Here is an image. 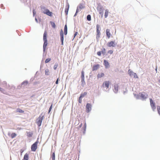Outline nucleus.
<instances>
[{
    "label": "nucleus",
    "instance_id": "1",
    "mask_svg": "<svg viewBox=\"0 0 160 160\" xmlns=\"http://www.w3.org/2000/svg\"><path fill=\"white\" fill-rule=\"evenodd\" d=\"M41 8L43 13L50 17L52 16V13L50 12L49 10L46 8L44 7H42Z\"/></svg>",
    "mask_w": 160,
    "mask_h": 160
},
{
    "label": "nucleus",
    "instance_id": "43",
    "mask_svg": "<svg viewBox=\"0 0 160 160\" xmlns=\"http://www.w3.org/2000/svg\"><path fill=\"white\" fill-rule=\"evenodd\" d=\"M64 30H67V27L66 24L64 26Z\"/></svg>",
    "mask_w": 160,
    "mask_h": 160
},
{
    "label": "nucleus",
    "instance_id": "3",
    "mask_svg": "<svg viewBox=\"0 0 160 160\" xmlns=\"http://www.w3.org/2000/svg\"><path fill=\"white\" fill-rule=\"evenodd\" d=\"M38 142H36L32 144L31 146V150L32 151L35 152L38 148Z\"/></svg>",
    "mask_w": 160,
    "mask_h": 160
},
{
    "label": "nucleus",
    "instance_id": "39",
    "mask_svg": "<svg viewBox=\"0 0 160 160\" xmlns=\"http://www.w3.org/2000/svg\"><path fill=\"white\" fill-rule=\"evenodd\" d=\"M97 55L99 56H100L101 54V52L99 51L97 53Z\"/></svg>",
    "mask_w": 160,
    "mask_h": 160
},
{
    "label": "nucleus",
    "instance_id": "41",
    "mask_svg": "<svg viewBox=\"0 0 160 160\" xmlns=\"http://www.w3.org/2000/svg\"><path fill=\"white\" fill-rule=\"evenodd\" d=\"M99 14L103 16V12L102 10H100L99 11Z\"/></svg>",
    "mask_w": 160,
    "mask_h": 160
},
{
    "label": "nucleus",
    "instance_id": "32",
    "mask_svg": "<svg viewBox=\"0 0 160 160\" xmlns=\"http://www.w3.org/2000/svg\"><path fill=\"white\" fill-rule=\"evenodd\" d=\"M51 60V58H48L45 61V63H47L49 61H50Z\"/></svg>",
    "mask_w": 160,
    "mask_h": 160
},
{
    "label": "nucleus",
    "instance_id": "35",
    "mask_svg": "<svg viewBox=\"0 0 160 160\" xmlns=\"http://www.w3.org/2000/svg\"><path fill=\"white\" fill-rule=\"evenodd\" d=\"M82 98L80 96L79 97V98L78 102L80 103H81L82 102Z\"/></svg>",
    "mask_w": 160,
    "mask_h": 160
},
{
    "label": "nucleus",
    "instance_id": "8",
    "mask_svg": "<svg viewBox=\"0 0 160 160\" xmlns=\"http://www.w3.org/2000/svg\"><path fill=\"white\" fill-rule=\"evenodd\" d=\"M116 44L115 41H111L107 43V45L108 47H114Z\"/></svg>",
    "mask_w": 160,
    "mask_h": 160
},
{
    "label": "nucleus",
    "instance_id": "19",
    "mask_svg": "<svg viewBox=\"0 0 160 160\" xmlns=\"http://www.w3.org/2000/svg\"><path fill=\"white\" fill-rule=\"evenodd\" d=\"M106 33L108 37V38H109L111 36V34L109 32V31H107L106 32Z\"/></svg>",
    "mask_w": 160,
    "mask_h": 160
},
{
    "label": "nucleus",
    "instance_id": "25",
    "mask_svg": "<svg viewBox=\"0 0 160 160\" xmlns=\"http://www.w3.org/2000/svg\"><path fill=\"white\" fill-rule=\"evenodd\" d=\"M157 109L158 114L160 115V106H157Z\"/></svg>",
    "mask_w": 160,
    "mask_h": 160
},
{
    "label": "nucleus",
    "instance_id": "29",
    "mask_svg": "<svg viewBox=\"0 0 160 160\" xmlns=\"http://www.w3.org/2000/svg\"><path fill=\"white\" fill-rule=\"evenodd\" d=\"M16 134L14 133H13L11 134V138H13L16 136Z\"/></svg>",
    "mask_w": 160,
    "mask_h": 160
},
{
    "label": "nucleus",
    "instance_id": "12",
    "mask_svg": "<svg viewBox=\"0 0 160 160\" xmlns=\"http://www.w3.org/2000/svg\"><path fill=\"white\" fill-rule=\"evenodd\" d=\"M99 64H97L94 65L92 67V71H95L97 70L99 68Z\"/></svg>",
    "mask_w": 160,
    "mask_h": 160
},
{
    "label": "nucleus",
    "instance_id": "48",
    "mask_svg": "<svg viewBox=\"0 0 160 160\" xmlns=\"http://www.w3.org/2000/svg\"><path fill=\"white\" fill-rule=\"evenodd\" d=\"M33 13L34 15L35 14V12L34 11V10H33Z\"/></svg>",
    "mask_w": 160,
    "mask_h": 160
},
{
    "label": "nucleus",
    "instance_id": "21",
    "mask_svg": "<svg viewBox=\"0 0 160 160\" xmlns=\"http://www.w3.org/2000/svg\"><path fill=\"white\" fill-rule=\"evenodd\" d=\"M108 13H109V12H108V10L107 9L105 11V15H104L105 17V18H107V17L108 15Z\"/></svg>",
    "mask_w": 160,
    "mask_h": 160
},
{
    "label": "nucleus",
    "instance_id": "17",
    "mask_svg": "<svg viewBox=\"0 0 160 160\" xmlns=\"http://www.w3.org/2000/svg\"><path fill=\"white\" fill-rule=\"evenodd\" d=\"M27 136L29 137H32L33 134V133L32 132H27Z\"/></svg>",
    "mask_w": 160,
    "mask_h": 160
},
{
    "label": "nucleus",
    "instance_id": "28",
    "mask_svg": "<svg viewBox=\"0 0 160 160\" xmlns=\"http://www.w3.org/2000/svg\"><path fill=\"white\" fill-rule=\"evenodd\" d=\"M101 52V54H102L103 55H104L106 53V49H105V48H104L102 49V51Z\"/></svg>",
    "mask_w": 160,
    "mask_h": 160
},
{
    "label": "nucleus",
    "instance_id": "47",
    "mask_svg": "<svg viewBox=\"0 0 160 160\" xmlns=\"http://www.w3.org/2000/svg\"><path fill=\"white\" fill-rule=\"evenodd\" d=\"M114 89L116 90V91H118V89L116 88V87H115L114 88Z\"/></svg>",
    "mask_w": 160,
    "mask_h": 160
},
{
    "label": "nucleus",
    "instance_id": "33",
    "mask_svg": "<svg viewBox=\"0 0 160 160\" xmlns=\"http://www.w3.org/2000/svg\"><path fill=\"white\" fill-rule=\"evenodd\" d=\"M68 8H69V6L68 7V8H66L65 9V13L66 14V15H67L68 14Z\"/></svg>",
    "mask_w": 160,
    "mask_h": 160
},
{
    "label": "nucleus",
    "instance_id": "2",
    "mask_svg": "<svg viewBox=\"0 0 160 160\" xmlns=\"http://www.w3.org/2000/svg\"><path fill=\"white\" fill-rule=\"evenodd\" d=\"M67 34V31H61L60 32V35L61 37V40L62 42L61 44L63 45V40H64V34L66 35Z\"/></svg>",
    "mask_w": 160,
    "mask_h": 160
},
{
    "label": "nucleus",
    "instance_id": "20",
    "mask_svg": "<svg viewBox=\"0 0 160 160\" xmlns=\"http://www.w3.org/2000/svg\"><path fill=\"white\" fill-rule=\"evenodd\" d=\"M47 33L46 32H45L44 34H43V40L45 41L47 40Z\"/></svg>",
    "mask_w": 160,
    "mask_h": 160
},
{
    "label": "nucleus",
    "instance_id": "18",
    "mask_svg": "<svg viewBox=\"0 0 160 160\" xmlns=\"http://www.w3.org/2000/svg\"><path fill=\"white\" fill-rule=\"evenodd\" d=\"M81 77L82 78V81L84 80V72L83 71H82Z\"/></svg>",
    "mask_w": 160,
    "mask_h": 160
},
{
    "label": "nucleus",
    "instance_id": "34",
    "mask_svg": "<svg viewBox=\"0 0 160 160\" xmlns=\"http://www.w3.org/2000/svg\"><path fill=\"white\" fill-rule=\"evenodd\" d=\"M51 24L52 27L53 28H55V27L56 25L55 23L53 22H51Z\"/></svg>",
    "mask_w": 160,
    "mask_h": 160
},
{
    "label": "nucleus",
    "instance_id": "16",
    "mask_svg": "<svg viewBox=\"0 0 160 160\" xmlns=\"http://www.w3.org/2000/svg\"><path fill=\"white\" fill-rule=\"evenodd\" d=\"M28 82L27 81H23L22 83V85H23V86H25L26 85H28Z\"/></svg>",
    "mask_w": 160,
    "mask_h": 160
},
{
    "label": "nucleus",
    "instance_id": "40",
    "mask_svg": "<svg viewBox=\"0 0 160 160\" xmlns=\"http://www.w3.org/2000/svg\"><path fill=\"white\" fill-rule=\"evenodd\" d=\"M0 91L1 92H2L4 93V90L0 87Z\"/></svg>",
    "mask_w": 160,
    "mask_h": 160
},
{
    "label": "nucleus",
    "instance_id": "26",
    "mask_svg": "<svg viewBox=\"0 0 160 160\" xmlns=\"http://www.w3.org/2000/svg\"><path fill=\"white\" fill-rule=\"evenodd\" d=\"M17 112H21V113H23L24 112V111L21 109L18 108L17 109Z\"/></svg>",
    "mask_w": 160,
    "mask_h": 160
},
{
    "label": "nucleus",
    "instance_id": "36",
    "mask_svg": "<svg viewBox=\"0 0 160 160\" xmlns=\"http://www.w3.org/2000/svg\"><path fill=\"white\" fill-rule=\"evenodd\" d=\"M52 160H55V154L54 153H52Z\"/></svg>",
    "mask_w": 160,
    "mask_h": 160
},
{
    "label": "nucleus",
    "instance_id": "42",
    "mask_svg": "<svg viewBox=\"0 0 160 160\" xmlns=\"http://www.w3.org/2000/svg\"><path fill=\"white\" fill-rule=\"evenodd\" d=\"M97 30H99L100 28V26L99 25H97Z\"/></svg>",
    "mask_w": 160,
    "mask_h": 160
},
{
    "label": "nucleus",
    "instance_id": "45",
    "mask_svg": "<svg viewBox=\"0 0 160 160\" xmlns=\"http://www.w3.org/2000/svg\"><path fill=\"white\" fill-rule=\"evenodd\" d=\"M78 34V32H76L74 34V38L77 36Z\"/></svg>",
    "mask_w": 160,
    "mask_h": 160
},
{
    "label": "nucleus",
    "instance_id": "15",
    "mask_svg": "<svg viewBox=\"0 0 160 160\" xmlns=\"http://www.w3.org/2000/svg\"><path fill=\"white\" fill-rule=\"evenodd\" d=\"M28 155L26 153L24 155L23 160H28Z\"/></svg>",
    "mask_w": 160,
    "mask_h": 160
},
{
    "label": "nucleus",
    "instance_id": "11",
    "mask_svg": "<svg viewBox=\"0 0 160 160\" xmlns=\"http://www.w3.org/2000/svg\"><path fill=\"white\" fill-rule=\"evenodd\" d=\"M104 65L106 68H108L109 67V64L108 62L105 60H104Z\"/></svg>",
    "mask_w": 160,
    "mask_h": 160
},
{
    "label": "nucleus",
    "instance_id": "4",
    "mask_svg": "<svg viewBox=\"0 0 160 160\" xmlns=\"http://www.w3.org/2000/svg\"><path fill=\"white\" fill-rule=\"evenodd\" d=\"M44 116H41V115H40L38 119L37 123L38 126H40L42 123V121L44 118Z\"/></svg>",
    "mask_w": 160,
    "mask_h": 160
},
{
    "label": "nucleus",
    "instance_id": "7",
    "mask_svg": "<svg viewBox=\"0 0 160 160\" xmlns=\"http://www.w3.org/2000/svg\"><path fill=\"white\" fill-rule=\"evenodd\" d=\"M86 111L87 112H89L92 109V105L91 104L88 103L86 106Z\"/></svg>",
    "mask_w": 160,
    "mask_h": 160
},
{
    "label": "nucleus",
    "instance_id": "46",
    "mask_svg": "<svg viewBox=\"0 0 160 160\" xmlns=\"http://www.w3.org/2000/svg\"><path fill=\"white\" fill-rule=\"evenodd\" d=\"M58 79H59V78H58V79H57V80H56V84H58Z\"/></svg>",
    "mask_w": 160,
    "mask_h": 160
},
{
    "label": "nucleus",
    "instance_id": "27",
    "mask_svg": "<svg viewBox=\"0 0 160 160\" xmlns=\"http://www.w3.org/2000/svg\"><path fill=\"white\" fill-rule=\"evenodd\" d=\"M97 37L99 38L100 35V31H97Z\"/></svg>",
    "mask_w": 160,
    "mask_h": 160
},
{
    "label": "nucleus",
    "instance_id": "23",
    "mask_svg": "<svg viewBox=\"0 0 160 160\" xmlns=\"http://www.w3.org/2000/svg\"><path fill=\"white\" fill-rule=\"evenodd\" d=\"M87 94V92H84L83 93H82L80 95V97L82 98L84 97L85 96H86Z\"/></svg>",
    "mask_w": 160,
    "mask_h": 160
},
{
    "label": "nucleus",
    "instance_id": "10",
    "mask_svg": "<svg viewBox=\"0 0 160 160\" xmlns=\"http://www.w3.org/2000/svg\"><path fill=\"white\" fill-rule=\"evenodd\" d=\"M139 95L141 98L143 99H146L148 96L147 94H145L142 93H139Z\"/></svg>",
    "mask_w": 160,
    "mask_h": 160
},
{
    "label": "nucleus",
    "instance_id": "38",
    "mask_svg": "<svg viewBox=\"0 0 160 160\" xmlns=\"http://www.w3.org/2000/svg\"><path fill=\"white\" fill-rule=\"evenodd\" d=\"M108 53L110 54H112L113 52V51L112 50H109L108 52Z\"/></svg>",
    "mask_w": 160,
    "mask_h": 160
},
{
    "label": "nucleus",
    "instance_id": "37",
    "mask_svg": "<svg viewBox=\"0 0 160 160\" xmlns=\"http://www.w3.org/2000/svg\"><path fill=\"white\" fill-rule=\"evenodd\" d=\"M52 108V104L50 106V107L49 108V111H48V113H49L51 111V110Z\"/></svg>",
    "mask_w": 160,
    "mask_h": 160
},
{
    "label": "nucleus",
    "instance_id": "30",
    "mask_svg": "<svg viewBox=\"0 0 160 160\" xmlns=\"http://www.w3.org/2000/svg\"><path fill=\"white\" fill-rule=\"evenodd\" d=\"M87 19L88 21H90L91 20V16L90 15H88L87 16Z\"/></svg>",
    "mask_w": 160,
    "mask_h": 160
},
{
    "label": "nucleus",
    "instance_id": "13",
    "mask_svg": "<svg viewBox=\"0 0 160 160\" xmlns=\"http://www.w3.org/2000/svg\"><path fill=\"white\" fill-rule=\"evenodd\" d=\"M104 76V74L103 72H101L99 73L97 76V78H101L102 77H103Z\"/></svg>",
    "mask_w": 160,
    "mask_h": 160
},
{
    "label": "nucleus",
    "instance_id": "44",
    "mask_svg": "<svg viewBox=\"0 0 160 160\" xmlns=\"http://www.w3.org/2000/svg\"><path fill=\"white\" fill-rule=\"evenodd\" d=\"M79 10H80L78 8H77V10H76L75 15L76 14V13H78L79 12Z\"/></svg>",
    "mask_w": 160,
    "mask_h": 160
},
{
    "label": "nucleus",
    "instance_id": "9",
    "mask_svg": "<svg viewBox=\"0 0 160 160\" xmlns=\"http://www.w3.org/2000/svg\"><path fill=\"white\" fill-rule=\"evenodd\" d=\"M110 84V82L109 81H106L104 82L102 84V86L108 88Z\"/></svg>",
    "mask_w": 160,
    "mask_h": 160
},
{
    "label": "nucleus",
    "instance_id": "6",
    "mask_svg": "<svg viewBox=\"0 0 160 160\" xmlns=\"http://www.w3.org/2000/svg\"><path fill=\"white\" fill-rule=\"evenodd\" d=\"M150 105L153 111H154L156 108L155 103L152 99H150Z\"/></svg>",
    "mask_w": 160,
    "mask_h": 160
},
{
    "label": "nucleus",
    "instance_id": "5",
    "mask_svg": "<svg viewBox=\"0 0 160 160\" xmlns=\"http://www.w3.org/2000/svg\"><path fill=\"white\" fill-rule=\"evenodd\" d=\"M128 74L131 77H133L134 78H138V76L136 73L133 72L130 69L128 70Z\"/></svg>",
    "mask_w": 160,
    "mask_h": 160
},
{
    "label": "nucleus",
    "instance_id": "22",
    "mask_svg": "<svg viewBox=\"0 0 160 160\" xmlns=\"http://www.w3.org/2000/svg\"><path fill=\"white\" fill-rule=\"evenodd\" d=\"M84 7L83 6L82 4H80L78 8L80 10H81Z\"/></svg>",
    "mask_w": 160,
    "mask_h": 160
},
{
    "label": "nucleus",
    "instance_id": "49",
    "mask_svg": "<svg viewBox=\"0 0 160 160\" xmlns=\"http://www.w3.org/2000/svg\"><path fill=\"white\" fill-rule=\"evenodd\" d=\"M158 81L160 83V79Z\"/></svg>",
    "mask_w": 160,
    "mask_h": 160
},
{
    "label": "nucleus",
    "instance_id": "24",
    "mask_svg": "<svg viewBox=\"0 0 160 160\" xmlns=\"http://www.w3.org/2000/svg\"><path fill=\"white\" fill-rule=\"evenodd\" d=\"M45 74L46 75H47L49 74V71L48 69H47L45 70Z\"/></svg>",
    "mask_w": 160,
    "mask_h": 160
},
{
    "label": "nucleus",
    "instance_id": "31",
    "mask_svg": "<svg viewBox=\"0 0 160 160\" xmlns=\"http://www.w3.org/2000/svg\"><path fill=\"white\" fill-rule=\"evenodd\" d=\"M58 64L57 63H55V65L54 66L53 68L54 70H56L57 68L58 67Z\"/></svg>",
    "mask_w": 160,
    "mask_h": 160
},
{
    "label": "nucleus",
    "instance_id": "14",
    "mask_svg": "<svg viewBox=\"0 0 160 160\" xmlns=\"http://www.w3.org/2000/svg\"><path fill=\"white\" fill-rule=\"evenodd\" d=\"M44 41V43L43 44V51H45V49L46 48L47 44H48V42L47 40Z\"/></svg>",
    "mask_w": 160,
    "mask_h": 160
}]
</instances>
